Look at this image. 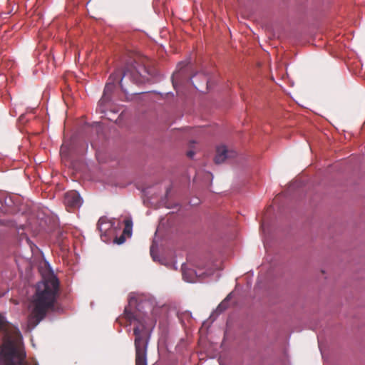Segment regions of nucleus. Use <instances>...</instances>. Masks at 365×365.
Returning a JSON list of instances; mask_svg holds the SVG:
<instances>
[{"label": "nucleus", "instance_id": "12", "mask_svg": "<svg viewBox=\"0 0 365 365\" xmlns=\"http://www.w3.org/2000/svg\"><path fill=\"white\" fill-rule=\"evenodd\" d=\"M226 308H227V302H226V300H225L218 305L217 310L219 312H222L225 309H226Z\"/></svg>", "mask_w": 365, "mask_h": 365}, {"label": "nucleus", "instance_id": "5", "mask_svg": "<svg viewBox=\"0 0 365 365\" xmlns=\"http://www.w3.org/2000/svg\"><path fill=\"white\" fill-rule=\"evenodd\" d=\"M235 151L228 150L225 145H221L217 148L214 161L216 164H221L227 159L235 158Z\"/></svg>", "mask_w": 365, "mask_h": 365}, {"label": "nucleus", "instance_id": "9", "mask_svg": "<svg viewBox=\"0 0 365 365\" xmlns=\"http://www.w3.org/2000/svg\"><path fill=\"white\" fill-rule=\"evenodd\" d=\"M8 324L6 322L4 317L0 314V331H2L5 334V336L7 337V329Z\"/></svg>", "mask_w": 365, "mask_h": 365}, {"label": "nucleus", "instance_id": "1", "mask_svg": "<svg viewBox=\"0 0 365 365\" xmlns=\"http://www.w3.org/2000/svg\"><path fill=\"white\" fill-rule=\"evenodd\" d=\"M152 74L144 63L135 61L133 63H127L123 69H118L113 72L108 78L103 96L100 99L97 111L104 113L111 101V93L115 88V84L119 83L122 90L127 93L126 86L128 82L135 84L144 83L149 81Z\"/></svg>", "mask_w": 365, "mask_h": 365}, {"label": "nucleus", "instance_id": "8", "mask_svg": "<svg viewBox=\"0 0 365 365\" xmlns=\"http://www.w3.org/2000/svg\"><path fill=\"white\" fill-rule=\"evenodd\" d=\"M125 228L123 230V235H131L133 222L131 220L127 219L124 221Z\"/></svg>", "mask_w": 365, "mask_h": 365}, {"label": "nucleus", "instance_id": "3", "mask_svg": "<svg viewBox=\"0 0 365 365\" xmlns=\"http://www.w3.org/2000/svg\"><path fill=\"white\" fill-rule=\"evenodd\" d=\"M135 349V365H147V349L150 339V331L144 323L140 322L139 324L134 327Z\"/></svg>", "mask_w": 365, "mask_h": 365}, {"label": "nucleus", "instance_id": "17", "mask_svg": "<svg viewBox=\"0 0 365 365\" xmlns=\"http://www.w3.org/2000/svg\"><path fill=\"white\" fill-rule=\"evenodd\" d=\"M184 65H185V63L183 62H182L178 64V66H180V68H182V66H184Z\"/></svg>", "mask_w": 365, "mask_h": 365}, {"label": "nucleus", "instance_id": "11", "mask_svg": "<svg viewBox=\"0 0 365 365\" xmlns=\"http://www.w3.org/2000/svg\"><path fill=\"white\" fill-rule=\"evenodd\" d=\"M124 314L130 322H131L133 319H135L134 314L128 310V307L125 308Z\"/></svg>", "mask_w": 365, "mask_h": 365}, {"label": "nucleus", "instance_id": "10", "mask_svg": "<svg viewBox=\"0 0 365 365\" xmlns=\"http://www.w3.org/2000/svg\"><path fill=\"white\" fill-rule=\"evenodd\" d=\"M182 72L180 71H178L176 72H175L173 75V77H172V82H173V85L174 86V88L175 89H177L176 88V81L180 80L182 77Z\"/></svg>", "mask_w": 365, "mask_h": 365}, {"label": "nucleus", "instance_id": "6", "mask_svg": "<svg viewBox=\"0 0 365 365\" xmlns=\"http://www.w3.org/2000/svg\"><path fill=\"white\" fill-rule=\"evenodd\" d=\"M64 203L67 207L76 208L81 205L82 202L79 194L75 190H71L65 194Z\"/></svg>", "mask_w": 365, "mask_h": 365}, {"label": "nucleus", "instance_id": "4", "mask_svg": "<svg viewBox=\"0 0 365 365\" xmlns=\"http://www.w3.org/2000/svg\"><path fill=\"white\" fill-rule=\"evenodd\" d=\"M213 271L211 269H206L205 272H202L200 269L197 268V269H190L186 270L182 267V277L183 279L188 282H194V277L202 279L205 277L210 276L212 274Z\"/></svg>", "mask_w": 365, "mask_h": 365}, {"label": "nucleus", "instance_id": "16", "mask_svg": "<svg viewBox=\"0 0 365 365\" xmlns=\"http://www.w3.org/2000/svg\"><path fill=\"white\" fill-rule=\"evenodd\" d=\"M194 155H195V152H194V151H192V150H190V151H188V152L187 153V157H189V158H192Z\"/></svg>", "mask_w": 365, "mask_h": 365}, {"label": "nucleus", "instance_id": "15", "mask_svg": "<svg viewBox=\"0 0 365 365\" xmlns=\"http://www.w3.org/2000/svg\"><path fill=\"white\" fill-rule=\"evenodd\" d=\"M61 154L62 156H66L67 155V147L65 144H63L61 148Z\"/></svg>", "mask_w": 365, "mask_h": 365}, {"label": "nucleus", "instance_id": "2", "mask_svg": "<svg viewBox=\"0 0 365 365\" xmlns=\"http://www.w3.org/2000/svg\"><path fill=\"white\" fill-rule=\"evenodd\" d=\"M60 289V282L53 273L43 276L36 286L31 301V310L29 316V326L35 327L44 319L47 312L54 307Z\"/></svg>", "mask_w": 365, "mask_h": 365}, {"label": "nucleus", "instance_id": "7", "mask_svg": "<svg viewBox=\"0 0 365 365\" xmlns=\"http://www.w3.org/2000/svg\"><path fill=\"white\" fill-rule=\"evenodd\" d=\"M110 226L108 225L107 222H106V219L103 217H101L99 219L97 224V227L101 233H102L103 232H106V230L110 228Z\"/></svg>", "mask_w": 365, "mask_h": 365}, {"label": "nucleus", "instance_id": "14", "mask_svg": "<svg viewBox=\"0 0 365 365\" xmlns=\"http://www.w3.org/2000/svg\"><path fill=\"white\" fill-rule=\"evenodd\" d=\"M125 238L124 235H121L120 237L116 238V239L115 240V242L117 244L120 245V244H123V243L125 242Z\"/></svg>", "mask_w": 365, "mask_h": 365}, {"label": "nucleus", "instance_id": "13", "mask_svg": "<svg viewBox=\"0 0 365 365\" xmlns=\"http://www.w3.org/2000/svg\"><path fill=\"white\" fill-rule=\"evenodd\" d=\"M3 199H4V194L0 192V211L5 213L7 212V210H3L1 207L3 206Z\"/></svg>", "mask_w": 365, "mask_h": 365}]
</instances>
